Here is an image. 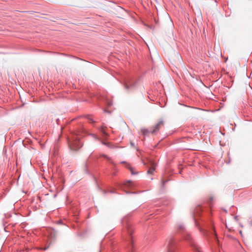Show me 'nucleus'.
Instances as JSON below:
<instances>
[{"mask_svg": "<svg viewBox=\"0 0 252 252\" xmlns=\"http://www.w3.org/2000/svg\"><path fill=\"white\" fill-rule=\"evenodd\" d=\"M165 245L168 252H173L175 240L172 237L167 238L165 242Z\"/></svg>", "mask_w": 252, "mask_h": 252, "instance_id": "f257e3e1", "label": "nucleus"}, {"mask_svg": "<svg viewBox=\"0 0 252 252\" xmlns=\"http://www.w3.org/2000/svg\"><path fill=\"white\" fill-rule=\"evenodd\" d=\"M144 164H147L148 168L147 174H153L156 168V163L153 160L150 159L148 160V163Z\"/></svg>", "mask_w": 252, "mask_h": 252, "instance_id": "f03ea898", "label": "nucleus"}, {"mask_svg": "<svg viewBox=\"0 0 252 252\" xmlns=\"http://www.w3.org/2000/svg\"><path fill=\"white\" fill-rule=\"evenodd\" d=\"M164 125V121L163 119H161L153 127V129L151 131L152 134L156 133L161 128L163 127Z\"/></svg>", "mask_w": 252, "mask_h": 252, "instance_id": "7ed1b4c3", "label": "nucleus"}, {"mask_svg": "<svg viewBox=\"0 0 252 252\" xmlns=\"http://www.w3.org/2000/svg\"><path fill=\"white\" fill-rule=\"evenodd\" d=\"M122 163L126 164V167L128 168L130 170L132 174L134 175V174H137V172H134L133 168L131 167L129 164L126 163L125 161H123V162H122Z\"/></svg>", "mask_w": 252, "mask_h": 252, "instance_id": "20e7f679", "label": "nucleus"}, {"mask_svg": "<svg viewBox=\"0 0 252 252\" xmlns=\"http://www.w3.org/2000/svg\"><path fill=\"white\" fill-rule=\"evenodd\" d=\"M141 132L144 136L147 135L149 133H151V131L146 128H141Z\"/></svg>", "mask_w": 252, "mask_h": 252, "instance_id": "39448f33", "label": "nucleus"}, {"mask_svg": "<svg viewBox=\"0 0 252 252\" xmlns=\"http://www.w3.org/2000/svg\"><path fill=\"white\" fill-rule=\"evenodd\" d=\"M102 156L103 157L105 158H106L108 160H109L111 162L113 163V162L112 161L111 158H110L108 157L107 156H106L105 155H103Z\"/></svg>", "mask_w": 252, "mask_h": 252, "instance_id": "423d86ee", "label": "nucleus"}, {"mask_svg": "<svg viewBox=\"0 0 252 252\" xmlns=\"http://www.w3.org/2000/svg\"><path fill=\"white\" fill-rule=\"evenodd\" d=\"M124 87L126 90H128L129 89V86L126 83L124 85Z\"/></svg>", "mask_w": 252, "mask_h": 252, "instance_id": "0eeeda50", "label": "nucleus"}, {"mask_svg": "<svg viewBox=\"0 0 252 252\" xmlns=\"http://www.w3.org/2000/svg\"><path fill=\"white\" fill-rule=\"evenodd\" d=\"M88 119H89V123H94V122L92 120V118H88Z\"/></svg>", "mask_w": 252, "mask_h": 252, "instance_id": "6e6552de", "label": "nucleus"}, {"mask_svg": "<svg viewBox=\"0 0 252 252\" xmlns=\"http://www.w3.org/2000/svg\"><path fill=\"white\" fill-rule=\"evenodd\" d=\"M102 143L105 145H106V146H109V144L108 143H105L104 142H102Z\"/></svg>", "mask_w": 252, "mask_h": 252, "instance_id": "1a4fd4ad", "label": "nucleus"}, {"mask_svg": "<svg viewBox=\"0 0 252 252\" xmlns=\"http://www.w3.org/2000/svg\"><path fill=\"white\" fill-rule=\"evenodd\" d=\"M101 132H103L104 134L106 135V133H105V131L103 130V128L102 127L101 128Z\"/></svg>", "mask_w": 252, "mask_h": 252, "instance_id": "9d476101", "label": "nucleus"}, {"mask_svg": "<svg viewBox=\"0 0 252 252\" xmlns=\"http://www.w3.org/2000/svg\"><path fill=\"white\" fill-rule=\"evenodd\" d=\"M128 233H129V234L130 235H131V234H132V231H131V230H130V229H128Z\"/></svg>", "mask_w": 252, "mask_h": 252, "instance_id": "9b49d317", "label": "nucleus"}, {"mask_svg": "<svg viewBox=\"0 0 252 252\" xmlns=\"http://www.w3.org/2000/svg\"><path fill=\"white\" fill-rule=\"evenodd\" d=\"M162 184L163 185L164 184V183H165V182L163 180H162Z\"/></svg>", "mask_w": 252, "mask_h": 252, "instance_id": "f8f14e48", "label": "nucleus"}, {"mask_svg": "<svg viewBox=\"0 0 252 252\" xmlns=\"http://www.w3.org/2000/svg\"><path fill=\"white\" fill-rule=\"evenodd\" d=\"M197 252H201L199 250L197 249Z\"/></svg>", "mask_w": 252, "mask_h": 252, "instance_id": "ddd939ff", "label": "nucleus"}, {"mask_svg": "<svg viewBox=\"0 0 252 252\" xmlns=\"http://www.w3.org/2000/svg\"><path fill=\"white\" fill-rule=\"evenodd\" d=\"M47 248H45L44 249V250H47Z\"/></svg>", "mask_w": 252, "mask_h": 252, "instance_id": "4468645a", "label": "nucleus"}]
</instances>
